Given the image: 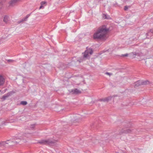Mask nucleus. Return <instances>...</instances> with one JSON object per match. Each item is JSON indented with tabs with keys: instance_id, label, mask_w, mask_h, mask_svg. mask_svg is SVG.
Masks as SVG:
<instances>
[{
	"instance_id": "39448f33",
	"label": "nucleus",
	"mask_w": 153,
	"mask_h": 153,
	"mask_svg": "<svg viewBox=\"0 0 153 153\" xmlns=\"http://www.w3.org/2000/svg\"><path fill=\"white\" fill-rule=\"evenodd\" d=\"M54 141L51 140H42L39 142V143L42 144H51L54 143Z\"/></svg>"
},
{
	"instance_id": "412c9836",
	"label": "nucleus",
	"mask_w": 153,
	"mask_h": 153,
	"mask_svg": "<svg viewBox=\"0 0 153 153\" xmlns=\"http://www.w3.org/2000/svg\"><path fill=\"white\" fill-rule=\"evenodd\" d=\"M8 97L7 96V95L5 94V95H4L1 98V99L3 100H5Z\"/></svg>"
},
{
	"instance_id": "20e7f679",
	"label": "nucleus",
	"mask_w": 153,
	"mask_h": 153,
	"mask_svg": "<svg viewBox=\"0 0 153 153\" xmlns=\"http://www.w3.org/2000/svg\"><path fill=\"white\" fill-rule=\"evenodd\" d=\"M129 126H127L126 128H123L119 132V134H128L131 133L133 129L128 128Z\"/></svg>"
},
{
	"instance_id": "aec40b11",
	"label": "nucleus",
	"mask_w": 153,
	"mask_h": 153,
	"mask_svg": "<svg viewBox=\"0 0 153 153\" xmlns=\"http://www.w3.org/2000/svg\"><path fill=\"white\" fill-rule=\"evenodd\" d=\"M7 62L10 63H12L16 62V61L12 59H8L7 60Z\"/></svg>"
},
{
	"instance_id": "1a4fd4ad",
	"label": "nucleus",
	"mask_w": 153,
	"mask_h": 153,
	"mask_svg": "<svg viewBox=\"0 0 153 153\" xmlns=\"http://www.w3.org/2000/svg\"><path fill=\"white\" fill-rule=\"evenodd\" d=\"M71 92L72 93V94H80L81 92L80 91L76 88L72 89Z\"/></svg>"
},
{
	"instance_id": "5701e85b",
	"label": "nucleus",
	"mask_w": 153,
	"mask_h": 153,
	"mask_svg": "<svg viewBox=\"0 0 153 153\" xmlns=\"http://www.w3.org/2000/svg\"><path fill=\"white\" fill-rule=\"evenodd\" d=\"M128 54L127 53H126L124 54H122L121 56L122 57H127L128 56Z\"/></svg>"
},
{
	"instance_id": "cd10ccee",
	"label": "nucleus",
	"mask_w": 153,
	"mask_h": 153,
	"mask_svg": "<svg viewBox=\"0 0 153 153\" xmlns=\"http://www.w3.org/2000/svg\"><path fill=\"white\" fill-rule=\"evenodd\" d=\"M27 19L26 17H25V18L23 19V21H25L27 20Z\"/></svg>"
},
{
	"instance_id": "393cba45",
	"label": "nucleus",
	"mask_w": 153,
	"mask_h": 153,
	"mask_svg": "<svg viewBox=\"0 0 153 153\" xmlns=\"http://www.w3.org/2000/svg\"><path fill=\"white\" fill-rule=\"evenodd\" d=\"M105 74L107 75H108L109 76H111V75H112V74L108 72H106L105 73Z\"/></svg>"
},
{
	"instance_id": "f3484780",
	"label": "nucleus",
	"mask_w": 153,
	"mask_h": 153,
	"mask_svg": "<svg viewBox=\"0 0 153 153\" xmlns=\"http://www.w3.org/2000/svg\"><path fill=\"white\" fill-rule=\"evenodd\" d=\"M47 2L45 1H42L41 2L40 4L43 6V5L45 4V5H47Z\"/></svg>"
},
{
	"instance_id": "473e14b6",
	"label": "nucleus",
	"mask_w": 153,
	"mask_h": 153,
	"mask_svg": "<svg viewBox=\"0 0 153 153\" xmlns=\"http://www.w3.org/2000/svg\"><path fill=\"white\" fill-rule=\"evenodd\" d=\"M7 90V89H6L5 90V91Z\"/></svg>"
},
{
	"instance_id": "4be33fe9",
	"label": "nucleus",
	"mask_w": 153,
	"mask_h": 153,
	"mask_svg": "<svg viewBox=\"0 0 153 153\" xmlns=\"http://www.w3.org/2000/svg\"><path fill=\"white\" fill-rule=\"evenodd\" d=\"M130 7V6H126L124 7V10H127L128 8Z\"/></svg>"
},
{
	"instance_id": "2f4dec72",
	"label": "nucleus",
	"mask_w": 153,
	"mask_h": 153,
	"mask_svg": "<svg viewBox=\"0 0 153 153\" xmlns=\"http://www.w3.org/2000/svg\"><path fill=\"white\" fill-rule=\"evenodd\" d=\"M5 122L4 121H2V125H3V124H5Z\"/></svg>"
},
{
	"instance_id": "f257e3e1",
	"label": "nucleus",
	"mask_w": 153,
	"mask_h": 153,
	"mask_svg": "<svg viewBox=\"0 0 153 153\" xmlns=\"http://www.w3.org/2000/svg\"><path fill=\"white\" fill-rule=\"evenodd\" d=\"M109 30L106 26L103 25L100 27L93 35L95 39H102L106 36V34Z\"/></svg>"
},
{
	"instance_id": "b1692460",
	"label": "nucleus",
	"mask_w": 153,
	"mask_h": 153,
	"mask_svg": "<svg viewBox=\"0 0 153 153\" xmlns=\"http://www.w3.org/2000/svg\"><path fill=\"white\" fill-rule=\"evenodd\" d=\"M16 121V120H9V122H8L7 123H13V122H15Z\"/></svg>"
},
{
	"instance_id": "0eeeda50",
	"label": "nucleus",
	"mask_w": 153,
	"mask_h": 153,
	"mask_svg": "<svg viewBox=\"0 0 153 153\" xmlns=\"http://www.w3.org/2000/svg\"><path fill=\"white\" fill-rule=\"evenodd\" d=\"M112 97L109 96L108 97L105 98H104L100 99V100L101 101L107 102H108L109 101L111 100Z\"/></svg>"
},
{
	"instance_id": "f03ea898",
	"label": "nucleus",
	"mask_w": 153,
	"mask_h": 153,
	"mask_svg": "<svg viewBox=\"0 0 153 153\" xmlns=\"http://www.w3.org/2000/svg\"><path fill=\"white\" fill-rule=\"evenodd\" d=\"M86 50L82 53L83 54V57H81L79 58V59L77 60L79 62H81L85 60L86 59L88 58L89 57L88 53L92 54L93 53V51L92 48H89L88 47L86 48Z\"/></svg>"
},
{
	"instance_id": "f8f14e48",
	"label": "nucleus",
	"mask_w": 153,
	"mask_h": 153,
	"mask_svg": "<svg viewBox=\"0 0 153 153\" xmlns=\"http://www.w3.org/2000/svg\"><path fill=\"white\" fill-rule=\"evenodd\" d=\"M131 54L132 55V56L133 58L135 57V56H139V54L138 53H137L136 52H132L131 53Z\"/></svg>"
},
{
	"instance_id": "dca6fc26",
	"label": "nucleus",
	"mask_w": 153,
	"mask_h": 153,
	"mask_svg": "<svg viewBox=\"0 0 153 153\" xmlns=\"http://www.w3.org/2000/svg\"><path fill=\"white\" fill-rule=\"evenodd\" d=\"M149 83V81H145L141 82L142 85H146Z\"/></svg>"
},
{
	"instance_id": "a211bd4d",
	"label": "nucleus",
	"mask_w": 153,
	"mask_h": 153,
	"mask_svg": "<svg viewBox=\"0 0 153 153\" xmlns=\"http://www.w3.org/2000/svg\"><path fill=\"white\" fill-rule=\"evenodd\" d=\"M72 117L74 118V119L72 120L73 121H75L77 120L76 118L77 117V116H76L73 115L72 116Z\"/></svg>"
},
{
	"instance_id": "7c9ffc66",
	"label": "nucleus",
	"mask_w": 153,
	"mask_h": 153,
	"mask_svg": "<svg viewBox=\"0 0 153 153\" xmlns=\"http://www.w3.org/2000/svg\"><path fill=\"white\" fill-rule=\"evenodd\" d=\"M29 16H30V15L29 14H28L25 17L27 19L29 17Z\"/></svg>"
},
{
	"instance_id": "7ed1b4c3",
	"label": "nucleus",
	"mask_w": 153,
	"mask_h": 153,
	"mask_svg": "<svg viewBox=\"0 0 153 153\" xmlns=\"http://www.w3.org/2000/svg\"><path fill=\"white\" fill-rule=\"evenodd\" d=\"M20 139L19 138H14L13 140H8L6 141H2L0 142V146H5L6 144H9L10 146H12L15 144H17L19 142L16 141L20 140Z\"/></svg>"
},
{
	"instance_id": "a878e982",
	"label": "nucleus",
	"mask_w": 153,
	"mask_h": 153,
	"mask_svg": "<svg viewBox=\"0 0 153 153\" xmlns=\"http://www.w3.org/2000/svg\"><path fill=\"white\" fill-rule=\"evenodd\" d=\"M44 8V7L43 5H41V6H40L39 9H41Z\"/></svg>"
},
{
	"instance_id": "bb28decb",
	"label": "nucleus",
	"mask_w": 153,
	"mask_h": 153,
	"mask_svg": "<svg viewBox=\"0 0 153 153\" xmlns=\"http://www.w3.org/2000/svg\"><path fill=\"white\" fill-rule=\"evenodd\" d=\"M103 18H104V19H108V18H107L106 15H104L103 16Z\"/></svg>"
},
{
	"instance_id": "423d86ee",
	"label": "nucleus",
	"mask_w": 153,
	"mask_h": 153,
	"mask_svg": "<svg viewBox=\"0 0 153 153\" xmlns=\"http://www.w3.org/2000/svg\"><path fill=\"white\" fill-rule=\"evenodd\" d=\"M20 0H11L9 2V6L10 7H13L15 6L16 3L19 1Z\"/></svg>"
},
{
	"instance_id": "9d476101",
	"label": "nucleus",
	"mask_w": 153,
	"mask_h": 153,
	"mask_svg": "<svg viewBox=\"0 0 153 153\" xmlns=\"http://www.w3.org/2000/svg\"><path fill=\"white\" fill-rule=\"evenodd\" d=\"M142 85L141 82L140 81H138L134 83V88H136L138 86Z\"/></svg>"
},
{
	"instance_id": "2eb2a0df",
	"label": "nucleus",
	"mask_w": 153,
	"mask_h": 153,
	"mask_svg": "<svg viewBox=\"0 0 153 153\" xmlns=\"http://www.w3.org/2000/svg\"><path fill=\"white\" fill-rule=\"evenodd\" d=\"M14 92L13 91H10L7 94H6L7 97H8L10 96H11L12 94H13Z\"/></svg>"
},
{
	"instance_id": "6ab92c4d",
	"label": "nucleus",
	"mask_w": 153,
	"mask_h": 153,
	"mask_svg": "<svg viewBox=\"0 0 153 153\" xmlns=\"http://www.w3.org/2000/svg\"><path fill=\"white\" fill-rule=\"evenodd\" d=\"M36 125V124L31 125L30 126V128L31 129H33Z\"/></svg>"
},
{
	"instance_id": "9b49d317",
	"label": "nucleus",
	"mask_w": 153,
	"mask_h": 153,
	"mask_svg": "<svg viewBox=\"0 0 153 153\" xmlns=\"http://www.w3.org/2000/svg\"><path fill=\"white\" fill-rule=\"evenodd\" d=\"M9 17L7 16H5L4 18L3 21L6 23H7L9 21Z\"/></svg>"
},
{
	"instance_id": "6e6552de",
	"label": "nucleus",
	"mask_w": 153,
	"mask_h": 153,
	"mask_svg": "<svg viewBox=\"0 0 153 153\" xmlns=\"http://www.w3.org/2000/svg\"><path fill=\"white\" fill-rule=\"evenodd\" d=\"M5 82V79L3 76L0 75V87L3 86Z\"/></svg>"
},
{
	"instance_id": "c756f323",
	"label": "nucleus",
	"mask_w": 153,
	"mask_h": 153,
	"mask_svg": "<svg viewBox=\"0 0 153 153\" xmlns=\"http://www.w3.org/2000/svg\"><path fill=\"white\" fill-rule=\"evenodd\" d=\"M2 5V3L0 1V8L1 7V6Z\"/></svg>"
},
{
	"instance_id": "ddd939ff",
	"label": "nucleus",
	"mask_w": 153,
	"mask_h": 153,
	"mask_svg": "<svg viewBox=\"0 0 153 153\" xmlns=\"http://www.w3.org/2000/svg\"><path fill=\"white\" fill-rule=\"evenodd\" d=\"M152 33L153 34V29H151L149 31V32L146 33V36H147V38H149V37H148V36H149V34H150V33Z\"/></svg>"
},
{
	"instance_id": "4468645a",
	"label": "nucleus",
	"mask_w": 153,
	"mask_h": 153,
	"mask_svg": "<svg viewBox=\"0 0 153 153\" xmlns=\"http://www.w3.org/2000/svg\"><path fill=\"white\" fill-rule=\"evenodd\" d=\"M27 102L26 101H22L20 102V105H27Z\"/></svg>"
},
{
	"instance_id": "c85d7f7f",
	"label": "nucleus",
	"mask_w": 153,
	"mask_h": 153,
	"mask_svg": "<svg viewBox=\"0 0 153 153\" xmlns=\"http://www.w3.org/2000/svg\"><path fill=\"white\" fill-rule=\"evenodd\" d=\"M24 21H23V19H22L21 20V21H19V22H18V23H21V22H24Z\"/></svg>"
},
{
	"instance_id": "72a5a7b5",
	"label": "nucleus",
	"mask_w": 153,
	"mask_h": 153,
	"mask_svg": "<svg viewBox=\"0 0 153 153\" xmlns=\"http://www.w3.org/2000/svg\"><path fill=\"white\" fill-rule=\"evenodd\" d=\"M1 90H0V92H1Z\"/></svg>"
}]
</instances>
